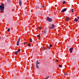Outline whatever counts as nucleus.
<instances>
[{"instance_id":"2eb2a0df","label":"nucleus","mask_w":79,"mask_h":79,"mask_svg":"<svg viewBox=\"0 0 79 79\" xmlns=\"http://www.w3.org/2000/svg\"><path fill=\"white\" fill-rule=\"evenodd\" d=\"M30 41H29V42H32V39H30Z\"/></svg>"},{"instance_id":"39448f33","label":"nucleus","mask_w":79,"mask_h":79,"mask_svg":"<svg viewBox=\"0 0 79 79\" xmlns=\"http://www.w3.org/2000/svg\"><path fill=\"white\" fill-rule=\"evenodd\" d=\"M73 48H70L69 49V51L71 53L72 51H73Z\"/></svg>"},{"instance_id":"f257e3e1","label":"nucleus","mask_w":79,"mask_h":79,"mask_svg":"<svg viewBox=\"0 0 79 79\" xmlns=\"http://www.w3.org/2000/svg\"><path fill=\"white\" fill-rule=\"evenodd\" d=\"M2 5H0V10H1V13H2L4 11V8H5V5L4 4H2Z\"/></svg>"},{"instance_id":"f704fd0d","label":"nucleus","mask_w":79,"mask_h":79,"mask_svg":"<svg viewBox=\"0 0 79 79\" xmlns=\"http://www.w3.org/2000/svg\"><path fill=\"white\" fill-rule=\"evenodd\" d=\"M40 29H42V27H40Z\"/></svg>"},{"instance_id":"9d476101","label":"nucleus","mask_w":79,"mask_h":79,"mask_svg":"<svg viewBox=\"0 0 79 79\" xmlns=\"http://www.w3.org/2000/svg\"><path fill=\"white\" fill-rule=\"evenodd\" d=\"M44 32H47V28H45L44 30Z\"/></svg>"},{"instance_id":"a878e982","label":"nucleus","mask_w":79,"mask_h":79,"mask_svg":"<svg viewBox=\"0 0 79 79\" xmlns=\"http://www.w3.org/2000/svg\"><path fill=\"white\" fill-rule=\"evenodd\" d=\"M40 35H39L37 36L38 37H40Z\"/></svg>"},{"instance_id":"7ed1b4c3","label":"nucleus","mask_w":79,"mask_h":79,"mask_svg":"<svg viewBox=\"0 0 79 79\" xmlns=\"http://www.w3.org/2000/svg\"><path fill=\"white\" fill-rule=\"evenodd\" d=\"M55 27V24H53L51 25V27L50 26L49 27V29H53Z\"/></svg>"},{"instance_id":"4be33fe9","label":"nucleus","mask_w":79,"mask_h":79,"mask_svg":"<svg viewBox=\"0 0 79 79\" xmlns=\"http://www.w3.org/2000/svg\"><path fill=\"white\" fill-rule=\"evenodd\" d=\"M67 74H68V73H65V74H64V75H65V76H66Z\"/></svg>"},{"instance_id":"b1692460","label":"nucleus","mask_w":79,"mask_h":79,"mask_svg":"<svg viewBox=\"0 0 79 79\" xmlns=\"http://www.w3.org/2000/svg\"><path fill=\"white\" fill-rule=\"evenodd\" d=\"M23 44H24V45H26V44H27V43L24 42Z\"/></svg>"},{"instance_id":"5701e85b","label":"nucleus","mask_w":79,"mask_h":79,"mask_svg":"<svg viewBox=\"0 0 79 79\" xmlns=\"http://www.w3.org/2000/svg\"><path fill=\"white\" fill-rule=\"evenodd\" d=\"M63 4H65V1H64L63 2Z\"/></svg>"},{"instance_id":"20e7f679","label":"nucleus","mask_w":79,"mask_h":79,"mask_svg":"<svg viewBox=\"0 0 79 79\" xmlns=\"http://www.w3.org/2000/svg\"><path fill=\"white\" fill-rule=\"evenodd\" d=\"M67 10V9L66 8H64L61 11V13H64L65 11H66Z\"/></svg>"},{"instance_id":"ddd939ff","label":"nucleus","mask_w":79,"mask_h":79,"mask_svg":"<svg viewBox=\"0 0 79 79\" xmlns=\"http://www.w3.org/2000/svg\"><path fill=\"white\" fill-rule=\"evenodd\" d=\"M17 51L18 52H21V49H18Z\"/></svg>"},{"instance_id":"9b49d317","label":"nucleus","mask_w":79,"mask_h":79,"mask_svg":"<svg viewBox=\"0 0 79 79\" xmlns=\"http://www.w3.org/2000/svg\"><path fill=\"white\" fill-rule=\"evenodd\" d=\"M74 21H75L77 22V21H78V19H77L76 18H75V19H74Z\"/></svg>"},{"instance_id":"72a5a7b5","label":"nucleus","mask_w":79,"mask_h":79,"mask_svg":"<svg viewBox=\"0 0 79 79\" xmlns=\"http://www.w3.org/2000/svg\"><path fill=\"white\" fill-rule=\"evenodd\" d=\"M77 19H79V16L78 17H77Z\"/></svg>"},{"instance_id":"0eeeda50","label":"nucleus","mask_w":79,"mask_h":79,"mask_svg":"<svg viewBox=\"0 0 79 79\" xmlns=\"http://www.w3.org/2000/svg\"><path fill=\"white\" fill-rule=\"evenodd\" d=\"M65 20L66 21H69V17H67Z\"/></svg>"},{"instance_id":"6e6552de","label":"nucleus","mask_w":79,"mask_h":79,"mask_svg":"<svg viewBox=\"0 0 79 79\" xmlns=\"http://www.w3.org/2000/svg\"><path fill=\"white\" fill-rule=\"evenodd\" d=\"M19 5L20 6H21L22 5V2H21V1H20L19 2Z\"/></svg>"},{"instance_id":"1a4fd4ad","label":"nucleus","mask_w":79,"mask_h":79,"mask_svg":"<svg viewBox=\"0 0 79 79\" xmlns=\"http://www.w3.org/2000/svg\"><path fill=\"white\" fill-rule=\"evenodd\" d=\"M46 50H48L50 49V47H48L47 48H46Z\"/></svg>"},{"instance_id":"412c9836","label":"nucleus","mask_w":79,"mask_h":79,"mask_svg":"<svg viewBox=\"0 0 79 79\" xmlns=\"http://www.w3.org/2000/svg\"><path fill=\"white\" fill-rule=\"evenodd\" d=\"M59 66L61 68V67H62V65H59Z\"/></svg>"},{"instance_id":"bb28decb","label":"nucleus","mask_w":79,"mask_h":79,"mask_svg":"<svg viewBox=\"0 0 79 79\" xmlns=\"http://www.w3.org/2000/svg\"><path fill=\"white\" fill-rule=\"evenodd\" d=\"M49 47H52V44H50Z\"/></svg>"},{"instance_id":"aec40b11","label":"nucleus","mask_w":79,"mask_h":79,"mask_svg":"<svg viewBox=\"0 0 79 79\" xmlns=\"http://www.w3.org/2000/svg\"><path fill=\"white\" fill-rule=\"evenodd\" d=\"M28 47H31V44L29 43L28 44Z\"/></svg>"},{"instance_id":"7c9ffc66","label":"nucleus","mask_w":79,"mask_h":79,"mask_svg":"<svg viewBox=\"0 0 79 79\" xmlns=\"http://www.w3.org/2000/svg\"><path fill=\"white\" fill-rule=\"evenodd\" d=\"M15 55H17L18 54H17L16 52H15Z\"/></svg>"},{"instance_id":"423d86ee","label":"nucleus","mask_w":79,"mask_h":79,"mask_svg":"<svg viewBox=\"0 0 79 79\" xmlns=\"http://www.w3.org/2000/svg\"><path fill=\"white\" fill-rule=\"evenodd\" d=\"M36 68H37L38 69H39V68L38 66V64H37V62H36Z\"/></svg>"},{"instance_id":"2f4dec72","label":"nucleus","mask_w":79,"mask_h":79,"mask_svg":"<svg viewBox=\"0 0 79 79\" xmlns=\"http://www.w3.org/2000/svg\"><path fill=\"white\" fill-rule=\"evenodd\" d=\"M38 39L39 40L40 39V38L39 37L38 38Z\"/></svg>"},{"instance_id":"473e14b6","label":"nucleus","mask_w":79,"mask_h":79,"mask_svg":"<svg viewBox=\"0 0 79 79\" xmlns=\"http://www.w3.org/2000/svg\"><path fill=\"white\" fill-rule=\"evenodd\" d=\"M39 29H40V27H38Z\"/></svg>"},{"instance_id":"f03ea898","label":"nucleus","mask_w":79,"mask_h":79,"mask_svg":"<svg viewBox=\"0 0 79 79\" xmlns=\"http://www.w3.org/2000/svg\"><path fill=\"white\" fill-rule=\"evenodd\" d=\"M47 20L49 22H51L52 21V19H51V18H50V17H47Z\"/></svg>"},{"instance_id":"c9c22d12","label":"nucleus","mask_w":79,"mask_h":79,"mask_svg":"<svg viewBox=\"0 0 79 79\" xmlns=\"http://www.w3.org/2000/svg\"><path fill=\"white\" fill-rule=\"evenodd\" d=\"M39 29H40V28Z\"/></svg>"},{"instance_id":"dca6fc26","label":"nucleus","mask_w":79,"mask_h":79,"mask_svg":"<svg viewBox=\"0 0 79 79\" xmlns=\"http://www.w3.org/2000/svg\"><path fill=\"white\" fill-rule=\"evenodd\" d=\"M19 41H20V37H19L18 41L17 42H19Z\"/></svg>"},{"instance_id":"f8f14e48","label":"nucleus","mask_w":79,"mask_h":79,"mask_svg":"<svg viewBox=\"0 0 79 79\" xmlns=\"http://www.w3.org/2000/svg\"><path fill=\"white\" fill-rule=\"evenodd\" d=\"M19 42L18 41H17V46H19Z\"/></svg>"},{"instance_id":"c85d7f7f","label":"nucleus","mask_w":79,"mask_h":79,"mask_svg":"<svg viewBox=\"0 0 79 79\" xmlns=\"http://www.w3.org/2000/svg\"><path fill=\"white\" fill-rule=\"evenodd\" d=\"M37 64H40V63H39V62L37 63Z\"/></svg>"},{"instance_id":"f3484780","label":"nucleus","mask_w":79,"mask_h":79,"mask_svg":"<svg viewBox=\"0 0 79 79\" xmlns=\"http://www.w3.org/2000/svg\"><path fill=\"white\" fill-rule=\"evenodd\" d=\"M73 10H74V9H72L71 10V12H72V13H73L74 12V11H73Z\"/></svg>"},{"instance_id":"cd10ccee","label":"nucleus","mask_w":79,"mask_h":79,"mask_svg":"<svg viewBox=\"0 0 79 79\" xmlns=\"http://www.w3.org/2000/svg\"><path fill=\"white\" fill-rule=\"evenodd\" d=\"M44 6H45V5H43V6H42V8H44Z\"/></svg>"},{"instance_id":"c756f323","label":"nucleus","mask_w":79,"mask_h":79,"mask_svg":"<svg viewBox=\"0 0 79 79\" xmlns=\"http://www.w3.org/2000/svg\"><path fill=\"white\" fill-rule=\"evenodd\" d=\"M15 53H18V51H16L15 52Z\"/></svg>"},{"instance_id":"393cba45","label":"nucleus","mask_w":79,"mask_h":79,"mask_svg":"<svg viewBox=\"0 0 79 79\" xmlns=\"http://www.w3.org/2000/svg\"><path fill=\"white\" fill-rule=\"evenodd\" d=\"M55 62H58V60H56L55 61Z\"/></svg>"},{"instance_id":"6ab92c4d","label":"nucleus","mask_w":79,"mask_h":79,"mask_svg":"<svg viewBox=\"0 0 79 79\" xmlns=\"http://www.w3.org/2000/svg\"><path fill=\"white\" fill-rule=\"evenodd\" d=\"M10 28H9L8 30L7 31H8V32H9V31H10Z\"/></svg>"},{"instance_id":"a211bd4d","label":"nucleus","mask_w":79,"mask_h":79,"mask_svg":"<svg viewBox=\"0 0 79 79\" xmlns=\"http://www.w3.org/2000/svg\"><path fill=\"white\" fill-rule=\"evenodd\" d=\"M48 78H49V76H48L47 77L45 78L44 79H48Z\"/></svg>"},{"instance_id":"4468645a","label":"nucleus","mask_w":79,"mask_h":79,"mask_svg":"<svg viewBox=\"0 0 79 79\" xmlns=\"http://www.w3.org/2000/svg\"><path fill=\"white\" fill-rule=\"evenodd\" d=\"M7 1H8V2L9 3L11 2V0H7Z\"/></svg>"}]
</instances>
